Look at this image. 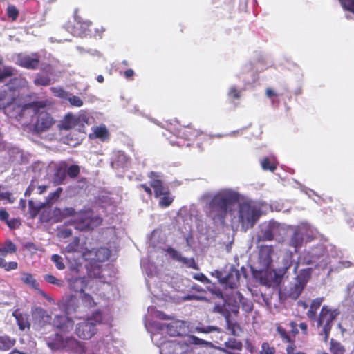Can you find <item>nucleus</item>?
<instances>
[{"label":"nucleus","instance_id":"e433bc0d","mask_svg":"<svg viewBox=\"0 0 354 354\" xmlns=\"http://www.w3.org/2000/svg\"><path fill=\"white\" fill-rule=\"evenodd\" d=\"M95 137L104 140L109 138V131L105 126L95 127L93 129Z\"/></svg>","mask_w":354,"mask_h":354},{"label":"nucleus","instance_id":"f257e3e1","mask_svg":"<svg viewBox=\"0 0 354 354\" xmlns=\"http://www.w3.org/2000/svg\"><path fill=\"white\" fill-rule=\"evenodd\" d=\"M240 194L232 189L217 192L207 203L206 216L213 221H233L237 216L243 221V205L240 203Z\"/></svg>","mask_w":354,"mask_h":354},{"label":"nucleus","instance_id":"cd10ccee","mask_svg":"<svg viewBox=\"0 0 354 354\" xmlns=\"http://www.w3.org/2000/svg\"><path fill=\"white\" fill-rule=\"evenodd\" d=\"M324 301V297H317L311 301L309 309L306 313L308 318L310 320L316 322L317 316L316 315L317 310L321 306Z\"/></svg>","mask_w":354,"mask_h":354},{"label":"nucleus","instance_id":"338daca9","mask_svg":"<svg viewBox=\"0 0 354 354\" xmlns=\"http://www.w3.org/2000/svg\"><path fill=\"white\" fill-rule=\"evenodd\" d=\"M48 187L47 185H39L37 187V194L39 195L43 194L47 191Z\"/></svg>","mask_w":354,"mask_h":354},{"label":"nucleus","instance_id":"79ce46f5","mask_svg":"<svg viewBox=\"0 0 354 354\" xmlns=\"http://www.w3.org/2000/svg\"><path fill=\"white\" fill-rule=\"evenodd\" d=\"M111 255V251L106 248H100L96 252V256L99 261H104L109 259Z\"/></svg>","mask_w":354,"mask_h":354},{"label":"nucleus","instance_id":"c756f323","mask_svg":"<svg viewBox=\"0 0 354 354\" xmlns=\"http://www.w3.org/2000/svg\"><path fill=\"white\" fill-rule=\"evenodd\" d=\"M324 253V249L322 245H318L315 248L313 249L312 251L308 252V258L305 259L306 263L310 264L315 263Z\"/></svg>","mask_w":354,"mask_h":354},{"label":"nucleus","instance_id":"f704fd0d","mask_svg":"<svg viewBox=\"0 0 354 354\" xmlns=\"http://www.w3.org/2000/svg\"><path fill=\"white\" fill-rule=\"evenodd\" d=\"M33 83L35 86H47L51 84V79L48 75L37 73L34 79Z\"/></svg>","mask_w":354,"mask_h":354},{"label":"nucleus","instance_id":"4be33fe9","mask_svg":"<svg viewBox=\"0 0 354 354\" xmlns=\"http://www.w3.org/2000/svg\"><path fill=\"white\" fill-rule=\"evenodd\" d=\"M53 214L57 221L75 216L77 214L73 207H55Z\"/></svg>","mask_w":354,"mask_h":354},{"label":"nucleus","instance_id":"72a5a7b5","mask_svg":"<svg viewBox=\"0 0 354 354\" xmlns=\"http://www.w3.org/2000/svg\"><path fill=\"white\" fill-rule=\"evenodd\" d=\"M277 162L273 157L264 158L261 160V166L265 171H274L277 167Z\"/></svg>","mask_w":354,"mask_h":354},{"label":"nucleus","instance_id":"c85d7f7f","mask_svg":"<svg viewBox=\"0 0 354 354\" xmlns=\"http://www.w3.org/2000/svg\"><path fill=\"white\" fill-rule=\"evenodd\" d=\"M62 192L63 188L60 187H57L55 191L50 192L46 197L45 201L43 202L46 207L50 208L54 203L58 201Z\"/></svg>","mask_w":354,"mask_h":354},{"label":"nucleus","instance_id":"680f3d73","mask_svg":"<svg viewBox=\"0 0 354 354\" xmlns=\"http://www.w3.org/2000/svg\"><path fill=\"white\" fill-rule=\"evenodd\" d=\"M72 235V230L71 229H63L59 232L58 236L61 238H68Z\"/></svg>","mask_w":354,"mask_h":354},{"label":"nucleus","instance_id":"a211bd4d","mask_svg":"<svg viewBox=\"0 0 354 354\" xmlns=\"http://www.w3.org/2000/svg\"><path fill=\"white\" fill-rule=\"evenodd\" d=\"M20 279L24 284L32 289L37 290L41 295L47 298V295L43 290L39 289V283L31 273L21 272Z\"/></svg>","mask_w":354,"mask_h":354},{"label":"nucleus","instance_id":"4d7b16f0","mask_svg":"<svg viewBox=\"0 0 354 354\" xmlns=\"http://www.w3.org/2000/svg\"><path fill=\"white\" fill-rule=\"evenodd\" d=\"M259 354H275V348L271 346L268 343L263 342L261 344Z\"/></svg>","mask_w":354,"mask_h":354},{"label":"nucleus","instance_id":"69168bd1","mask_svg":"<svg viewBox=\"0 0 354 354\" xmlns=\"http://www.w3.org/2000/svg\"><path fill=\"white\" fill-rule=\"evenodd\" d=\"M138 189H142L149 196L152 195V190L150 187L146 184H140L138 185Z\"/></svg>","mask_w":354,"mask_h":354},{"label":"nucleus","instance_id":"473e14b6","mask_svg":"<svg viewBox=\"0 0 354 354\" xmlns=\"http://www.w3.org/2000/svg\"><path fill=\"white\" fill-rule=\"evenodd\" d=\"M66 164L64 163L63 165H61L58 166L55 169V171L54 174V179L55 183L57 184H63L64 181L66 179Z\"/></svg>","mask_w":354,"mask_h":354},{"label":"nucleus","instance_id":"09e8293b","mask_svg":"<svg viewBox=\"0 0 354 354\" xmlns=\"http://www.w3.org/2000/svg\"><path fill=\"white\" fill-rule=\"evenodd\" d=\"M7 15L12 21H15L19 16V10L14 5H9L7 8Z\"/></svg>","mask_w":354,"mask_h":354},{"label":"nucleus","instance_id":"4c0bfd02","mask_svg":"<svg viewBox=\"0 0 354 354\" xmlns=\"http://www.w3.org/2000/svg\"><path fill=\"white\" fill-rule=\"evenodd\" d=\"M81 300L83 305L87 308H94L97 306L93 297L88 293L84 292L81 296Z\"/></svg>","mask_w":354,"mask_h":354},{"label":"nucleus","instance_id":"603ef678","mask_svg":"<svg viewBox=\"0 0 354 354\" xmlns=\"http://www.w3.org/2000/svg\"><path fill=\"white\" fill-rule=\"evenodd\" d=\"M66 100L69 102L72 106L80 107L83 105L82 100L76 95L71 96L70 94H68V98H66Z\"/></svg>","mask_w":354,"mask_h":354},{"label":"nucleus","instance_id":"dca6fc26","mask_svg":"<svg viewBox=\"0 0 354 354\" xmlns=\"http://www.w3.org/2000/svg\"><path fill=\"white\" fill-rule=\"evenodd\" d=\"M39 62L40 61L37 54H33L32 56L19 54L16 63L18 66L26 69L35 70L38 68Z\"/></svg>","mask_w":354,"mask_h":354},{"label":"nucleus","instance_id":"5fc2aeb1","mask_svg":"<svg viewBox=\"0 0 354 354\" xmlns=\"http://www.w3.org/2000/svg\"><path fill=\"white\" fill-rule=\"evenodd\" d=\"M344 10L354 14V0H338Z\"/></svg>","mask_w":354,"mask_h":354},{"label":"nucleus","instance_id":"c03bdc74","mask_svg":"<svg viewBox=\"0 0 354 354\" xmlns=\"http://www.w3.org/2000/svg\"><path fill=\"white\" fill-rule=\"evenodd\" d=\"M23 247L25 250L29 251L32 255L35 254L37 251H44L41 245H37L32 242H26L24 244Z\"/></svg>","mask_w":354,"mask_h":354},{"label":"nucleus","instance_id":"3c124183","mask_svg":"<svg viewBox=\"0 0 354 354\" xmlns=\"http://www.w3.org/2000/svg\"><path fill=\"white\" fill-rule=\"evenodd\" d=\"M44 279L49 283L56 285L59 287H62L64 285V281L62 279L56 278L52 274H46L44 276Z\"/></svg>","mask_w":354,"mask_h":354},{"label":"nucleus","instance_id":"423d86ee","mask_svg":"<svg viewBox=\"0 0 354 354\" xmlns=\"http://www.w3.org/2000/svg\"><path fill=\"white\" fill-rule=\"evenodd\" d=\"M88 118L86 114L75 115L68 113L61 120L58 127L60 130H69L77 127L78 132L85 133V124H88Z\"/></svg>","mask_w":354,"mask_h":354},{"label":"nucleus","instance_id":"7c9ffc66","mask_svg":"<svg viewBox=\"0 0 354 354\" xmlns=\"http://www.w3.org/2000/svg\"><path fill=\"white\" fill-rule=\"evenodd\" d=\"M16 343V339L8 335H0V351H6L12 348Z\"/></svg>","mask_w":354,"mask_h":354},{"label":"nucleus","instance_id":"393cba45","mask_svg":"<svg viewBox=\"0 0 354 354\" xmlns=\"http://www.w3.org/2000/svg\"><path fill=\"white\" fill-rule=\"evenodd\" d=\"M8 89L15 93L16 90L23 88H28L29 83L25 77L19 76L12 78L7 84Z\"/></svg>","mask_w":354,"mask_h":354},{"label":"nucleus","instance_id":"0eeeda50","mask_svg":"<svg viewBox=\"0 0 354 354\" xmlns=\"http://www.w3.org/2000/svg\"><path fill=\"white\" fill-rule=\"evenodd\" d=\"M270 209H272V207L267 203L245 199V213L247 214L248 221H256L261 214H266Z\"/></svg>","mask_w":354,"mask_h":354},{"label":"nucleus","instance_id":"f03ea898","mask_svg":"<svg viewBox=\"0 0 354 354\" xmlns=\"http://www.w3.org/2000/svg\"><path fill=\"white\" fill-rule=\"evenodd\" d=\"M52 325L58 332L44 338L47 346L52 351L64 350L73 353L83 354L86 352L84 343L75 337L66 336L62 333H69L74 328V320L69 315H56Z\"/></svg>","mask_w":354,"mask_h":354},{"label":"nucleus","instance_id":"39448f33","mask_svg":"<svg viewBox=\"0 0 354 354\" xmlns=\"http://www.w3.org/2000/svg\"><path fill=\"white\" fill-rule=\"evenodd\" d=\"M212 276L217 278L219 283L226 290L237 289L240 283L239 272L232 266H226L222 270H216L212 272Z\"/></svg>","mask_w":354,"mask_h":354},{"label":"nucleus","instance_id":"e2e57ef3","mask_svg":"<svg viewBox=\"0 0 354 354\" xmlns=\"http://www.w3.org/2000/svg\"><path fill=\"white\" fill-rule=\"evenodd\" d=\"M18 268V263L16 261H10L6 263V267L5 268L6 271H10L12 270H16Z\"/></svg>","mask_w":354,"mask_h":354},{"label":"nucleus","instance_id":"aec40b11","mask_svg":"<svg viewBox=\"0 0 354 354\" xmlns=\"http://www.w3.org/2000/svg\"><path fill=\"white\" fill-rule=\"evenodd\" d=\"M17 95L16 93L10 91H0V109H3L4 111L6 109L16 101Z\"/></svg>","mask_w":354,"mask_h":354},{"label":"nucleus","instance_id":"a878e982","mask_svg":"<svg viewBox=\"0 0 354 354\" xmlns=\"http://www.w3.org/2000/svg\"><path fill=\"white\" fill-rule=\"evenodd\" d=\"M22 104L14 102L10 106L6 109L4 113L10 118L16 119L18 121L21 120Z\"/></svg>","mask_w":354,"mask_h":354},{"label":"nucleus","instance_id":"2f4dec72","mask_svg":"<svg viewBox=\"0 0 354 354\" xmlns=\"http://www.w3.org/2000/svg\"><path fill=\"white\" fill-rule=\"evenodd\" d=\"M17 252L16 245L10 240H7L3 244H0V254L6 256L8 254H13Z\"/></svg>","mask_w":354,"mask_h":354},{"label":"nucleus","instance_id":"8fccbe9b","mask_svg":"<svg viewBox=\"0 0 354 354\" xmlns=\"http://www.w3.org/2000/svg\"><path fill=\"white\" fill-rule=\"evenodd\" d=\"M330 351L333 354H344V349L339 343L335 342L333 339L330 341Z\"/></svg>","mask_w":354,"mask_h":354},{"label":"nucleus","instance_id":"c9c22d12","mask_svg":"<svg viewBox=\"0 0 354 354\" xmlns=\"http://www.w3.org/2000/svg\"><path fill=\"white\" fill-rule=\"evenodd\" d=\"M160 198L158 202V205L161 207H167L174 201V197L171 196L169 190L165 192V194H162V195Z\"/></svg>","mask_w":354,"mask_h":354},{"label":"nucleus","instance_id":"ddd939ff","mask_svg":"<svg viewBox=\"0 0 354 354\" xmlns=\"http://www.w3.org/2000/svg\"><path fill=\"white\" fill-rule=\"evenodd\" d=\"M147 176L150 178V185L153 189L156 198L160 197L162 194L169 191L168 187L163 184L162 175L160 173L151 171Z\"/></svg>","mask_w":354,"mask_h":354},{"label":"nucleus","instance_id":"774afa93","mask_svg":"<svg viewBox=\"0 0 354 354\" xmlns=\"http://www.w3.org/2000/svg\"><path fill=\"white\" fill-rule=\"evenodd\" d=\"M9 214L4 209H0V220L2 221H8Z\"/></svg>","mask_w":354,"mask_h":354},{"label":"nucleus","instance_id":"de8ad7c7","mask_svg":"<svg viewBox=\"0 0 354 354\" xmlns=\"http://www.w3.org/2000/svg\"><path fill=\"white\" fill-rule=\"evenodd\" d=\"M66 174L72 178H75L80 174V169L77 165H71L67 169H66Z\"/></svg>","mask_w":354,"mask_h":354},{"label":"nucleus","instance_id":"a19ab883","mask_svg":"<svg viewBox=\"0 0 354 354\" xmlns=\"http://www.w3.org/2000/svg\"><path fill=\"white\" fill-rule=\"evenodd\" d=\"M15 71L16 70L11 66H5L0 69V82H3L6 78L13 76Z\"/></svg>","mask_w":354,"mask_h":354},{"label":"nucleus","instance_id":"f3484780","mask_svg":"<svg viewBox=\"0 0 354 354\" xmlns=\"http://www.w3.org/2000/svg\"><path fill=\"white\" fill-rule=\"evenodd\" d=\"M61 307L66 314L70 315L77 312L79 308V299L75 295H66L61 301Z\"/></svg>","mask_w":354,"mask_h":354},{"label":"nucleus","instance_id":"37998d69","mask_svg":"<svg viewBox=\"0 0 354 354\" xmlns=\"http://www.w3.org/2000/svg\"><path fill=\"white\" fill-rule=\"evenodd\" d=\"M178 322H174L167 324V333L170 336L176 337L178 336L180 334V330L178 329Z\"/></svg>","mask_w":354,"mask_h":354},{"label":"nucleus","instance_id":"13d9d810","mask_svg":"<svg viewBox=\"0 0 354 354\" xmlns=\"http://www.w3.org/2000/svg\"><path fill=\"white\" fill-rule=\"evenodd\" d=\"M225 346L227 348L237 350H241L242 348L241 342L236 340L234 338L229 339V340L225 342Z\"/></svg>","mask_w":354,"mask_h":354},{"label":"nucleus","instance_id":"58836bf2","mask_svg":"<svg viewBox=\"0 0 354 354\" xmlns=\"http://www.w3.org/2000/svg\"><path fill=\"white\" fill-rule=\"evenodd\" d=\"M50 90L54 96L59 97L62 100H66L68 98V93L62 87L53 86L50 87Z\"/></svg>","mask_w":354,"mask_h":354},{"label":"nucleus","instance_id":"6ab92c4d","mask_svg":"<svg viewBox=\"0 0 354 354\" xmlns=\"http://www.w3.org/2000/svg\"><path fill=\"white\" fill-rule=\"evenodd\" d=\"M283 266L281 268H278L274 270V274L277 278V281L281 279L288 269L292 264V252L290 251H287L285 252L282 259Z\"/></svg>","mask_w":354,"mask_h":354},{"label":"nucleus","instance_id":"052dcab7","mask_svg":"<svg viewBox=\"0 0 354 354\" xmlns=\"http://www.w3.org/2000/svg\"><path fill=\"white\" fill-rule=\"evenodd\" d=\"M277 331L281 337L286 342H290V337L287 335L286 330L281 326L277 328Z\"/></svg>","mask_w":354,"mask_h":354},{"label":"nucleus","instance_id":"1a4fd4ad","mask_svg":"<svg viewBox=\"0 0 354 354\" xmlns=\"http://www.w3.org/2000/svg\"><path fill=\"white\" fill-rule=\"evenodd\" d=\"M52 103L50 100L46 99L44 100H36L29 103L22 104L21 120L26 119V122H28L32 116H35L37 113L41 109H45L50 106Z\"/></svg>","mask_w":354,"mask_h":354},{"label":"nucleus","instance_id":"6e6552de","mask_svg":"<svg viewBox=\"0 0 354 354\" xmlns=\"http://www.w3.org/2000/svg\"><path fill=\"white\" fill-rule=\"evenodd\" d=\"M92 22L85 20L80 16H75L74 22H68L66 25V30L75 37H83L91 32Z\"/></svg>","mask_w":354,"mask_h":354},{"label":"nucleus","instance_id":"bb28decb","mask_svg":"<svg viewBox=\"0 0 354 354\" xmlns=\"http://www.w3.org/2000/svg\"><path fill=\"white\" fill-rule=\"evenodd\" d=\"M28 209L27 212L25 214L30 219H34L39 214L41 209L46 208L44 203H39L37 204L32 200L28 201Z\"/></svg>","mask_w":354,"mask_h":354},{"label":"nucleus","instance_id":"4468645a","mask_svg":"<svg viewBox=\"0 0 354 354\" xmlns=\"http://www.w3.org/2000/svg\"><path fill=\"white\" fill-rule=\"evenodd\" d=\"M274 250L272 247L264 245L260 248L258 262L260 271L267 269L270 266Z\"/></svg>","mask_w":354,"mask_h":354},{"label":"nucleus","instance_id":"9d476101","mask_svg":"<svg viewBox=\"0 0 354 354\" xmlns=\"http://www.w3.org/2000/svg\"><path fill=\"white\" fill-rule=\"evenodd\" d=\"M37 120L33 127L37 133H42L49 130L55 124V120L45 109H41L37 114Z\"/></svg>","mask_w":354,"mask_h":354},{"label":"nucleus","instance_id":"f8f14e48","mask_svg":"<svg viewBox=\"0 0 354 354\" xmlns=\"http://www.w3.org/2000/svg\"><path fill=\"white\" fill-rule=\"evenodd\" d=\"M213 311L215 313H220L222 315L225 319L227 330L231 333L232 335L238 336L241 333V328L236 322H232L230 319V313L228 309L226 308V302L223 305H215Z\"/></svg>","mask_w":354,"mask_h":354},{"label":"nucleus","instance_id":"864d4df0","mask_svg":"<svg viewBox=\"0 0 354 354\" xmlns=\"http://www.w3.org/2000/svg\"><path fill=\"white\" fill-rule=\"evenodd\" d=\"M51 260L55 264V266L58 270H62L65 268V265L63 263L62 258L59 254H53Z\"/></svg>","mask_w":354,"mask_h":354},{"label":"nucleus","instance_id":"49530a36","mask_svg":"<svg viewBox=\"0 0 354 354\" xmlns=\"http://www.w3.org/2000/svg\"><path fill=\"white\" fill-rule=\"evenodd\" d=\"M166 252L170 255V257L178 261L185 263L186 261V259L183 257L181 254L173 248L169 247L167 248Z\"/></svg>","mask_w":354,"mask_h":354},{"label":"nucleus","instance_id":"5701e85b","mask_svg":"<svg viewBox=\"0 0 354 354\" xmlns=\"http://www.w3.org/2000/svg\"><path fill=\"white\" fill-rule=\"evenodd\" d=\"M12 316L16 319L19 330H29L30 328V322L29 315L21 313L19 310H16L12 313Z\"/></svg>","mask_w":354,"mask_h":354},{"label":"nucleus","instance_id":"9b49d317","mask_svg":"<svg viewBox=\"0 0 354 354\" xmlns=\"http://www.w3.org/2000/svg\"><path fill=\"white\" fill-rule=\"evenodd\" d=\"M308 279V272L303 270L294 279V281L290 283L288 292V296L293 299L298 298L306 286Z\"/></svg>","mask_w":354,"mask_h":354},{"label":"nucleus","instance_id":"7ed1b4c3","mask_svg":"<svg viewBox=\"0 0 354 354\" xmlns=\"http://www.w3.org/2000/svg\"><path fill=\"white\" fill-rule=\"evenodd\" d=\"M108 323L106 315L100 308L80 319L75 325V333L81 339H91L97 332V326Z\"/></svg>","mask_w":354,"mask_h":354},{"label":"nucleus","instance_id":"6e6d98bb","mask_svg":"<svg viewBox=\"0 0 354 354\" xmlns=\"http://www.w3.org/2000/svg\"><path fill=\"white\" fill-rule=\"evenodd\" d=\"M228 97L232 102H234L235 100L241 98V91H238L234 86H232L228 92Z\"/></svg>","mask_w":354,"mask_h":354},{"label":"nucleus","instance_id":"bf43d9fd","mask_svg":"<svg viewBox=\"0 0 354 354\" xmlns=\"http://www.w3.org/2000/svg\"><path fill=\"white\" fill-rule=\"evenodd\" d=\"M308 231L304 232V239L306 241H310L316 237V232L308 226Z\"/></svg>","mask_w":354,"mask_h":354},{"label":"nucleus","instance_id":"0e129e2a","mask_svg":"<svg viewBox=\"0 0 354 354\" xmlns=\"http://www.w3.org/2000/svg\"><path fill=\"white\" fill-rule=\"evenodd\" d=\"M348 296L353 300H354V282L349 284L347 287Z\"/></svg>","mask_w":354,"mask_h":354},{"label":"nucleus","instance_id":"2eb2a0df","mask_svg":"<svg viewBox=\"0 0 354 354\" xmlns=\"http://www.w3.org/2000/svg\"><path fill=\"white\" fill-rule=\"evenodd\" d=\"M201 134V131L199 129L194 128L191 124L187 126H181L176 130V136L177 138L183 139L187 141H194Z\"/></svg>","mask_w":354,"mask_h":354},{"label":"nucleus","instance_id":"b1692460","mask_svg":"<svg viewBox=\"0 0 354 354\" xmlns=\"http://www.w3.org/2000/svg\"><path fill=\"white\" fill-rule=\"evenodd\" d=\"M87 286L84 277H75L69 280V289L75 292H83Z\"/></svg>","mask_w":354,"mask_h":354},{"label":"nucleus","instance_id":"20e7f679","mask_svg":"<svg viewBox=\"0 0 354 354\" xmlns=\"http://www.w3.org/2000/svg\"><path fill=\"white\" fill-rule=\"evenodd\" d=\"M341 312L338 308H333L328 305H324L316 319L317 326L322 328L320 335L324 336V342H327L333 324L340 315Z\"/></svg>","mask_w":354,"mask_h":354},{"label":"nucleus","instance_id":"ea45409f","mask_svg":"<svg viewBox=\"0 0 354 354\" xmlns=\"http://www.w3.org/2000/svg\"><path fill=\"white\" fill-rule=\"evenodd\" d=\"M0 201L4 203H13L15 201V198L11 192L0 187Z\"/></svg>","mask_w":354,"mask_h":354},{"label":"nucleus","instance_id":"a18cd8bd","mask_svg":"<svg viewBox=\"0 0 354 354\" xmlns=\"http://www.w3.org/2000/svg\"><path fill=\"white\" fill-rule=\"evenodd\" d=\"M80 245V239L75 237L71 243L68 244L65 248V252L68 253H73L78 250Z\"/></svg>","mask_w":354,"mask_h":354},{"label":"nucleus","instance_id":"412c9836","mask_svg":"<svg viewBox=\"0 0 354 354\" xmlns=\"http://www.w3.org/2000/svg\"><path fill=\"white\" fill-rule=\"evenodd\" d=\"M308 225L303 224L294 232L290 241V245L295 248L300 247L304 241V232H307Z\"/></svg>","mask_w":354,"mask_h":354}]
</instances>
